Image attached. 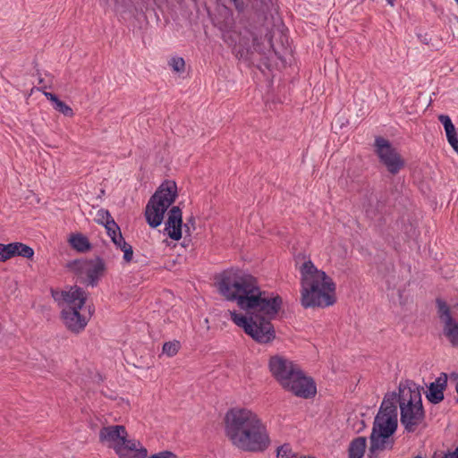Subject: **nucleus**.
<instances>
[{
  "mask_svg": "<svg viewBox=\"0 0 458 458\" xmlns=\"http://www.w3.org/2000/svg\"><path fill=\"white\" fill-rule=\"evenodd\" d=\"M219 293L228 301H236L238 306L248 312L249 318L229 311L235 325L243 328L253 340L260 344L276 337L271 319L278 313L283 303L279 295L262 292L254 276L239 270H226L217 281Z\"/></svg>",
  "mask_w": 458,
  "mask_h": 458,
  "instance_id": "nucleus-1",
  "label": "nucleus"
},
{
  "mask_svg": "<svg viewBox=\"0 0 458 458\" xmlns=\"http://www.w3.org/2000/svg\"><path fill=\"white\" fill-rule=\"evenodd\" d=\"M225 431L233 446L250 453L264 452L270 445L266 424L252 411L233 408L225 416Z\"/></svg>",
  "mask_w": 458,
  "mask_h": 458,
  "instance_id": "nucleus-2",
  "label": "nucleus"
},
{
  "mask_svg": "<svg viewBox=\"0 0 458 458\" xmlns=\"http://www.w3.org/2000/svg\"><path fill=\"white\" fill-rule=\"evenodd\" d=\"M301 305L304 308L328 307L335 302V284L324 272L316 268L310 260L301 267Z\"/></svg>",
  "mask_w": 458,
  "mask_h": 458,
  "instance_id": "nucleus-3",
  "label": "nucleus"
},
{
  "mask_svg": "<svg viewBox=\"0 0 458 458\" xmlns=\"http://www.w3.org/2000/svg\"><path fill=\"white\" fill-rule=\"evenodd\" d=\"M396 403V393H387L385 395L373 423L369 437L370 453L393 448L394 439L390 437L395 432L398 425Z\"/></svg>",
  "mask_w": 458,
  "mask_h": 458,
  "instance_id": "nucleus-4",
  "label": "nucleus"
},
{
  "mask_svg": "<svg viewBox=\"0 0 458 458\" xmlns=\"http://www.w3.org/2000/svg\"><path fill=\"white\" fill-rule=\"evenodd\" d=\"M397 403L400 408V421L405 431L413 433L425 422V411L422 405L419 386L407 380L399 385Z\"/></svg>",
  "mask_w": 458,
  "mask_h": 458,
  "instance_id": "nucleus-5",
  "label": "nucleus"
},
{
  "mask_svg": "<svg viewBox=\"0 0 458 458\" xmlns=\"http://www.w3.org/2000/svg\"><path fill=\"white\" fill-rule=\"evenodd\" d=\"M52 297L63 307L61 317L67 329L73 333L83 330L88 320L80 313V310L87 300L85 291L75 285L68 291H52Z\"/></svg>",
  "mask_w": 458,
  "mask_h": 458,
  "instance_id": "nucleus-6",
  "label": "nucleus"
},
{
  "mask_svg": "<svg viewBox=\"0 0 458 458\" xmlns=\"http://www.w3.org/2000/svg\"><path fill=\"white\" fill-rule=\"evenodd\" d=\"M177 196L176 184L173 182L162 183L148 200L145 217L149 226L156 228L161 225L164 215L174 202Z\"/></svg>",
  "mask_w": 458,
  "mask_h": 458,
  "instance_id": "nucleus-7",
  "label": "nucleus"
},
{
  "mask_svg": "<svg viewBox=\"0 0 458 458\" xmlns=\"http://www.w3.org/2000/svg\"><path fill=\"white\" fill-rule=\"evenodd\" d=\"M68 267L81 278V283L92 287L98 284L106 270L105 262L99 258L74 260L68 264Z\"/></svg>",
  "mask_w": 458,
  "mask_h": 458,
  "instance_id": "nucleus-8",
  "label": "nucleus"
},
{
  "mask_svg": "<svg viewBox=\"0 0 458 458\" xmlns=\"http://www.w3.org/2000/svg\"><path fill=\"white\" fill-rule=\"evenodd\" d=\"M375 152L378 156L380 162L392 174H398L403 168L404 160L387 140L377 137L375 140Z\"/></svg>",
  "mask_w": 458,
  "mask_h": 458,
  "instance_id": "nucleus-9",
  "label": "nucleus"
},
{
  "mask_svg": "<svg viewBox=\"0 0 458 458\" xmlns=\"http://www.w3.org/2000/svg\"><path fill=\"white\" fill-rule=\"evenodd\" d=\"M238 45H239V55L241 57H247L249 54L252 52H258L265 55L267 51H269L273 47L271 38H265L267 39V46L260 42L262 37L257 32L252 31L249 29H244L240 31L238 35Z\"/></svg>",
  "mask_w": 458,
  "mask_h": 458,
  "instance_id": "nucleus-10",
  "label": "nucleus"
},
{
  "mask_svg": "<svg viewBox=\"0 0 458 458\" xmlns=\"http://www.w3.org/2000/svg\"><path fill=\"white\" fill-rule=\"evenodd\" d=\"M437 316L442 325V334L453 347L458 346V322L451 313L448 304L441 300L436 301Z\"/></svg>",
  "mask_w": 458,
  "mask_h": 458,
  "instance_id": "nucleus-11",
  "label": "nucleus"
},
{
  "mask_svg": "<svg viewBox=\"0 0 458 458\" xmlns=\"http://www.w3.org/2000/svg\"><path fill=\"white\" fill-rule=\"evenodd\" d=\"M269 369L283 387L289 385V380L301 369L293 361L280 356H274L270 359Z\"/></svg>",
  "mask_w": 458,
  "mask_h": 458,
  "instance_id": "nucleus-12",
  "label": "nucleus"
},
{
  "mask_svg": "<svg viewBox=\"0 0 458 458\" xmlns=\"http://www.w3.org/2000/svg\"><path fill=\"white\" fill-rule=\"evenodd\" d=\"M284 389L292 392L294 395L305 399L313 397L317 393L315 383L311 377H306L300 369L289 380V385H285Z\"/></svg>",
  "mask_w": 458,
  "mask_h": 458,
  "instance_id": "nucleus-13",
  "label": "nucleus"
},
{
  "mask_svg": "<svg viewBox=\"0 0 458 458\" xmlns=\"http://www.w3.org/2000/svg\"><path fill=\"white\" fill-rule=\"evenodd\" d=\"M119 458H146L147 449L136 439H125L113 445Z\"/></svg>",
  "mask_w": 458,
  "mask_h": 458,
  "instance_id": "nucleus-14",
  "label": "nucleus"
},
{
  "mask_svg": "<svg viewBox=\"0 0 458 458\" xmlns=\"http://www.w3.org/2000/svg\"><path fill=\"white\" fill-rule=\"evenodd\" d=\"M182 213L179 207H173L168 212L165 231L168 236L175 241L182 238Z\"/></svg>",
  "mask_w": 458,
  "mask_h": 458,
  "instance_id": "nucleus-15",
  "label": "nucleus"
},
{
  "mask_svg": "<svg viewBox=\"0 0 458 458\" xmlns=\"http://www.w3.org/2000/svg\"><path fill=\"white\" fill-rule=\"evenodd\" d=\"M101 441L113 443L112 446L116 443H121L127 438V432L123 426L115 425L104 427L99 432Z\"/></svg>",
  "mask_w": 458,
  "mask_h": 458,
  "instance_id": "nucleus-16",
  "label": "nucleus"
},
{
  "mask_svg": "<svg viewBox=\"0 0 458 458\" xmlns=\"http://www.w3.org/2000/svg\"><path fill=\"white\" fill-rule=\"evenodd\" d=\"M447 377L443 373L434 382L430 383L426 394L428 400L434 403H439L444 399V390L446 386Z\"/></svg>",
  "mask_w": 458,
  "mask_h": 458,
  "instance_id": "nucleus-17",
  "label": "nucleus"
},
{
  "mask_svg": "<svg viewBox=\"0 0 458 458\" xmlns=\"http://www.w3.org/2000/svg\"><path fill=\"white\" fill-rule=\"evenodd\" d=\"M10 259L14 256H21L30 259L34 255V250L30 246L21 242H12L8 244V251Z\"/></svg>",
  "mask_w": 458,
  "mask_h": 458,
  "instance_id": "nucleus-18",
  "label": "nucleus"
},
{
  "mask_svg": "<svg viewBox=\"0 0 458 458\" xmlns=\"http://www.w3.org/2000/svg\"><path fill=\"white\" fill-rule=\"evenodd\" d=\"M366 448V438L360 437L353 439L349 447V457L362 458Z\"/></svg>",
  "mask_w": 458,
  "mask_h": 458,
  "instance_id": "nucleus-19",
  "label": "nucleus"
},
{
  "mask_svg": "<svg viewBox=\"0 0 458 458\" xmlns=\"http://www.w3.org/2000/svg\"><path fill=\"white\" fill-rule=\"evenodd\" d=\"M69 242L72 248L80 252H85L90 250V243L88 238L82 234L72 236Z\"/></svg>",
  "mask_w": 458,
  "mask_h": 458,
  "instance_id": "nucleus-20",
  "label": "nucleus"
},
{
  "mask_svg": "<svg viewBox=\"0 0 458 458\" xmlns=\"http://www.w3.org/2000/svg\"><path fill=\"white\" fill-rule=\"evenodd\" d=\"M114 4V11L119 13H132L134 7L131 0H113ZM109 2V0H107Z\"/></svg>",
  "mask_w": 458,
  "mask_h": 458,
  "instance_id": "nucleus-21",
  "label": "nucleus"
},
{
  "mask_svg": "<svg viewBox=\"0 0 458 458\" xmlns=\"http://www.w3.org/2000/svg\"><path fill=\"white\" fill-rule=\"evenodd\" d=\"M445 131L449 144L452 146L454 150L458 153V132L454 125L445 128Z\"/></svg>",
  "mask_w": 458,
  "mask_h": 458,
  "instance_id": "nucleus-22",
  "label": "nucleus"
},
{
  "mask_svg": "<svg viewBox=\"0 0 458 458\" xmlns=\"http://www.w3.org/2000/svg\"><path fill=\"white\" fill-rule=\"evenodd\" d=\"M107 234L110 236L112 242H115V239L119 237V235H122L120 227L115 223L114 220H110L107 222V225L105 226Z\"/></svg>",
  "mask_w": 458,
  "mask_h": 458,
  "instance_id": "nucleus-23",
  "label": "nucleus"
},
{
  "mask_svg": "<svg viewBox=\"0 0 458 458\" xmlns=\"http://www.w3.org/2000/svg\"><path fill=\"white\" fill-rule=\"evenodd\" d=\"M53 106L55 110L65 116L72 117L74 114L72 109L59 98L53 104Z\"/></svg>",
  "mask_w": 458,
  "mask_h": 458,
  "instance_id": "nucleus-24",
  "label": "nucleus"
},
{
  "mask_svg": "<svg viewBox=\"0 0 458 458\" xmlns=\"http://www.w3.org/2000/svg\"><path fill=\"white\" fill-rule=\"evenodd\" d=\"M110 220H114V218L112 217V216L108 210L103 209V208L98 210L97 216L95 218V221L98 224L106 226L107 222H109Z\"/></svg>",
  "mask_w": 458,
  "mask_h": 458,
  "instance_id": "nucleus-25",
  "label": "nucleus"
},
{
  "mask_svg": "<svg viewBox=\"0 0 458 458\" xmlns=\"http://www.w3.org/2000/svg\"><path fill=\"white\" fill-rule=\"evenodd\" d=\"M180 348V343L178 341L167 342L163 345V352L167 356L172 357L175 355Z\"/></svg>",
  "mask_w": 458,
  "mask_h": 458,
  "instance_id": "nucleus-26",
  "label": "nucleus"
},
{
  "mask_svg": "<svg viewBox=\"0 0 458 458\" xmlns=\"http://www.w3.org/2000/svg\"><path fill=\"white\" fill-rule=\"evenodd\" d=\"M169 65L176 72H182L185 70V62L182 57H173L169 61Z\"/></svg>",
  "mask_w": 458,
  "mask_h": 458,
  "instance_id": "nucleus-27",
  "label": "nucleus"
},
{
  "mask_svg": "<svg viewBox=\"0 0 458 458\" xmlns=\"http://www.w3.org/2000/svg\"><path fill=\"white\" fill-rule=\"evenodd\" d=\"M277 458H297L288 445H284L277 449Z\"/></svg>",
  "mask_w": 458,
  "mask_h": 458,
  "instance_id": "nucleus-28",
  "label": "nucleus"
},
{
  "mask_svg": "<svg viewBox=\"0 0 458 458\" xmlns=\"http://www.w3.org/2000/svg\"><path fill=\"white\" fill-rule=\"evenodd\" d=\"M123 259L125 262L129 263L132 260V257H133V250H132V247L127 243V242H123Z\"/></svg>",
  "mask_w": 458,
  "mask_h": 458,
  "instance_id": "nucleus-29",
  "label": "nucleus"
},
{
  "mask_svg": "<svg viewBox=\"0 0 458 458\" xmlns=\"http://www.w3.org/2000/svg\"><path fill=\"white\" fill-rule=\"evenodd\" d=\"M8 251V244L0 243V261H6L10 259Z\"/></svg>",
  "mask_w": 458,
  "mask_h": 458,
  "instance_id": "nucleus-30",
  "label": "nucleus"
},
{
  "mask_svg": "<svg viewBox=\"0 0 458 458\" xmlns=\"http://www.w3.org/2000/svg\"><path fill=\"white\" fill-rule=\"evenodd\" d=\"M439 122L443 124L444 128L451 127L453 124L451 118L446 114L438 115Z\"/></svg>",
  "mask_w": 458,
  "mask_h": 458,
  "instance_id": "nucleus-31",
  "label": "nucleus"
},
{
  "mask_svg": "<svg viewBox=\"0 0 458 458\" xmlns=\"http://www.w3.org/2000/svg\"><path fill=\"white\" fill-rule=\"evenodd\" d=\"M149 458H178L174 453L169 451H164L160 452L158 454H156Z\"/></svg>",
  "mask_w": 458,
  "mask_h": 458,
  "instance_id": "nucleus-32",
  "label": "nucleus"
},
{
  "mask_svg": "<svg viewBox=\"0 0 458 458\" xmlns=\"http://www.w3.org/2000/svg\"><path fill=\"white\" fill-rule=\"evenodd\" d=\"M231 1L233 4L235 9L239 13H242L245 10V4H244L243 0H231Z\"/></svg>",
  "mask_w": 458,
  "mask_h": 458,
  "instance_id": "nucleus-33",
  "label": "nucleus"
},
{
  "mask_svg": "<svg viewBox=\"0 0 458 458\" xmlns=\"http://www.w3.org/2000/svg\"><path fill=\"white\" fill-rule=\"evenodd\" d=\"M38 90H40V89H38ZM41 91L43 92L44 96L53 104L58 99L57 96L53 93L45 91L44 89H41Z\"/></svg>",
  "mask_w": 458,
  "mask_h": 458,
  "instance_id": "nucleus-34",
  "label": "nucleus"
},
{
  "mask_svg": "<svg viewBox=\"0 0 458 458\" xmlns=\"http://www.w3.org/2000/svg\"><path fill=\"white\" fill-rule=\"evenodd\" d=\"M194 224H195V219H194V217H193V216H191V217L188 219L187 223H186V224H184V225H183V227H184L185 231H186L187 233H190V225H191V226L194 228Z\"/></svg>",
  "mask_w": 458,
  "mask_h": 458,
  "instance_id": "nucleus-35",
  "label": "nucleus"
},
{
  "mask_svg": "<svg viewBox=\"0 0 458 458\" xmlns=\"http://www.w3.org/2000/svg\"><path fill=\"white\" fill-rule=\"evenodd\" d=\"M121 250H123V242H126L123 235H119L115 242H113Z\"/></svg>",
  "mask_w": 458,
  "mask_h": 458,
  "instance_id": "nucleus-36",
  "label": "nucleus"
},
{
  "mask_svg": "<svg viewBox=\"0 0 458 458\" xmlns=\"http://www.w3.org/2000/svg\"><path fill=\"white\" fill-rule=\"evenodd\" d=\"M444 458H458V446L454 451L446 454Z\"/></svg>",
  "mask_w": 458,
  "mask_h": 458,
  "instance_id": "nucleus-37",
  "label": "nucleus"
},
{
  "mask_svg": "<svg viewBox=\"0 0 458 458\" xmlns=\"http://www.w3.org/2000/svg\"><path fill=\"white\" fill-rule=\"evenodd\" d=\"M366 212H367L369 216H374L376 215V213H377L375 210L369 209V208L366 210Z\"/></svg>",
  "mask_w": 458,
  "mask_h": 458,
  "instance_id": "nucleus-38",
  "label": "nucleus"
},
{
  "mask_svg": "<svg viewBox=\"0 0 458 458\" xmlns=\"http://www.w3.org/2000/svg\"><path fill=\"white\" fill-rule=\"evenodd\" d=\"M388 4H390L391 6H394V2L395 0H386Z\"/></svg>",
  "mask_w": 458,
  "mask_h": 458,
  "instance_id": "nucleus-39",
  "label": "nucleus"
},
{
  "mask_svg": "<svg viewBox=\"0 0 458 458\" xmlns=\"http://www.w3.org/2000/svg\"><path fill=\"white\" fill-rule=\"evenodd\" d=\"M39 83H43V79H39Z\"/></svg>",
  "mask_w": 458,
  "mask_h": 458,
  "instance_id": "nucleus-40",
  "label": "nucleus"
},
{
  "mask_svg": "<svg viewBox=\"0 0 458 458\" xmlns=\"http://www.w3.org/2000/svg\"><path fill=\"white\" fill-rule=\"evenodd\" d=\"M414 458H422V457L418 455V456H416V457H414Z\"/></svg>",
  "mask_w": 458,
  "mask_h": 458,
  "instance_id": "nucleus-41",
  "label": "nucleus"
},
{
  "mask_svg": "<svg viewBox=\"0 0 458 458\" xmlns=\"http://www.w3.org/2000/svg\"><path fill=\"white\" fill-rule=\"evenodd\" d=\"M458 4V0H454Z\"/></svg>",
  "mask_w": 458,
  "mask_h": 458,
  "instance_id": "nucleus-42",
  "label": "nucleus"
}]
</instances>
